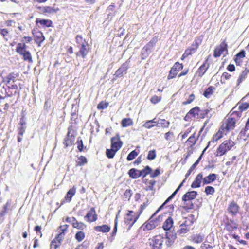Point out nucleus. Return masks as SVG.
<instances>
[{
	"label": "nucleus",
	"instance_id": "obj_1",
	"mask_svg": "<svg viewBox=\"0 0 249 249\" xmlns=\"http://www.w3.org/2000/svg\"><path fill=\"white\" fill-rule=\"evenodd\" d=\"M33 37L29 36H24L21 39V42L18 43L16 48V52L22 56L24 61L29 63L33 62L32 56L31 53L27 50L26 44L32 42Z\"/></svg>",
	"mask_w": 249,
	"mask_h": 249
},
{
	"label": "nucleus",
	"instance_id": "obj_2",
	"mask_svg": "<svg viewBox=\"0 0 249 249\" xmlns=\"http://www.w3.org/2000/svg\"><path fill=\"white\" fill-rule=\"evenodd\" d=\"M75 39L76 46L78 49V51L75 53V55L76 57L82 58L85 60L89 53L91 52L90 45L81 35H77Z\"/></svg>",
	"mask_w": 249,
	"mask_h": 249
},
{
	"label": "nucleus",
	"instance_id": "obj_3",
	"mask_svg": "<svg viewBox=\"0 0 249 249\" xmlns=\"http://www.w3.org/2000/svg\"><path fill=\"white\" fill-rule=\"evenodd\" d=\"M210 110L208 109L201 110L200 107L196 106L191 108L184 117L185 121H190L192 119H201L205 118Z\"/></svg>",
	"mask_w": 249,
	"mask_h": 249
},
{
	"label": "nucleus",
	"instance_id": "obj_4",
	"mask_svg": "<svg viewBox=\"0 0 249 249\" xmlns=\"http://www.w3.org/2000/svg\"><path fill=\"white\" fill-rule=\"evenodd\" d=\"M166 204V203H163L154 213L151 215L148 220L145 223L143 228L144 231H148L154 229L162 221V216L159 215L158 217H156V215L164 207Z\"/></svg>",
	"mask_w": 249,
	"mask_h": 249
},
{
	"label": "nucleus",
	"instance_id": "obj_5",
	"mask_svg": "<svg viewBox=\"0 0 249 249\" xmlns=\"http://www.w3.org/2000/svg\"><path fill=\"white\" fill-rule=\"evenodd\" d=\"M235 145V142L231 139L226 140L218 146L215 153V155L216 157H221L231 150Z\"/></svg>",
	"mask_w": 249,
	"mask_h": 249
},
{
	"label": "nucleus",
	"instance_id": "obj_6",
	"mask_svg": "<svg viewBox=\"0 0 249 249\" xmlns=\"http://www.w3.org/2000/svg\"><path fill=\"white\" fill-rule=\"evenodd\" d=\"M19 73L16 71L10 72L6 77L3 78L2 82L7 85L9 89H14L15 93L18 89V87L14 83L19 80Z\"/></svg>",
	"mask_w": 249,
	"mask_h": 249
},
{
	"label": "nucleus",
	"instance_id": "obj_7",
	"mask_svg": "<svg viewBox=\"0 0 249 249\" xmlns=\"http://www.w3.org/2000/svg\"><path fill=\"white\" fill-rule=\"evenodd\" d=\"M203 36L201 35L200 36L196 37L194 40V41L191 44V46L187 48L182 54L181 59L183 60L185 58L188 57L189 55H191L195 53L196 50L198 49L199 46L201 44L202 42Z\"/></svg>",
	"mask_w": 249,
	"mask_h": 249
},
{
	"label": "nucleus",
	"instance_id": "obj_8",
	"mask_svg": "<svg viewBox=\"0 0 249 249\" xmlns=\"http://www.w3.org/2000/svg\"><path fill=\"white\" fill-rule=\"evenodd\" d=\"M236 124V120L231 115L222 121L221 127L224 129L227 134L235 128Z\"/></svg>",
	"mask_w": 249,
	"mask_h": 249
},
{
	"label": "nucleus",
	"instance_id": "obj_9",
	"mask_svg": "<svg viewBox=\"0 0 249 249\" xmlns=\"http://www.w3.org/2000/svg\"><path fill=\"white\" fill-rule=\"evenodd\" d=\"M183 68V65L182 63H180L178 62H175L169 71L167 76L168 80L175 78L178 76V72L181 70H182Z\"/></svg>",
	"mask_w": 249,
	"mask_h": 249
},
{
	"label": "nucleus",
	"instance_id": "obj_10",
	"mask_svg": "<svg viewBox=\"0 0 249 249\" xmlns=\"http://www.w3.org/2000/svg\"><path fill=\"white\" fill-rule=\"evenodd\" d=\"M204 128V126L201 128L198 134H196V131H195L187 139L185 142V144L188 147L192 148L196 145Z\"/></svg>",
	"mask_w": 249,
	"mask_h": 249
},
{
	"label": "nucleus",
	"instance_id": "obj_11",
	"mask_svg": "<svg viewBox=\"0 0 249 249\" xmlns=\"http://www.w3.org/2000/svg\"><path fill=\"white\" fill-rule=\"evenodd\" d=\"M36 9L39 10V14L47 16L56 14L59 10L58 8L49 6H39L36 7Z\"/></svg>",
	"mask_w": 249,
	"mask_h": 249
},
{
	"label": "nucleus",
	"instance_id": "obj_12",
	"mask_svg": "<svg viewBox=\"0 0 249 249\" xmlns=\"http://www.w3.org/2000/svg\"><path fill=\"white\" fill-rule=\"evenodd\" d=\"M228 51V45L225 39L215 48L213 55L215 58L219 57L224 52H226L227 53Z\"/></svg>",
	"mask_w": 249,
	"mask_h": 249
},
{
	"label": "nucleus",
	"instance_id": "obj_13",
	"mask_svg": "<svg viewBox=\"0 0 249 249\" xmlns=\"http://www.w3.org/2000/svg\"><path fill=\"white\" fill-rule=\"evenodd\" d=\"M32 34L35 43L38 47H40L42 43L45 40V37L43 33L37 29H33Z\"/></svg>",
	"mask_w": 249,
	"mask_h": 249
},
{
	"label": "nucleus",
	"instance_id": "obj_14",
	"mask_svg": "<svg viewBox=\"0 0 249 249\" xmlns=\"http://www.w3.org/2000/svg\"><path fill=\"white\" fill-rule=\"evenodd\" d=\"M36 25L39 28H49L53 26V22L48 19L36 18L35 21Z\"/></svg>",
	"mask_w": 249,
	"mask_h": 249
},
{
	"label": "nucleus",
	"instance_id": "obj_15",
	"mask_svg": "<svg viewBox=\"0 0 249 249\" xmlns=\"http://www.w3.org/2000/svg\"><path fill=\"white\" fill-rule=\"evenodd\" d=\"M158 40V36L153 37L151 40L143 47L142 49V54L143 55L144 53L143 52H144L146 53V56H147L148 55V52H150L151 50L155 46Z\"/></svg>",
	"mask_w": 249,
	"mask_h": 249
},
{
	"label": "nucleus",
	"instance_id": "obj_16",
	"mask_svg": "<svg viewBox=\"0 0 249 249\" xmlns=\"http://www.w3.org/2000/svg\"><path fill=\"white\" fill-rule=\"evenodd\" d=\"M123 144L122 142L121 141L119 135L116 134L115 136L111 139V148L114 149L116 151H118L122 147Z\"/></svg>",
	"mask_w": 249,
	"mask_h": 249
},
{
	"label": "nucleus",
	"instance_id": "obj_17",
	"mask_svg": "<svg viewBox=\"0 0 249 249\" xmlns=\"http://www.w3.org/2000/svg\"><path fill=\"white\" fill-rule=\"evenodd\" d=\"M209 57L205 60L204 63L197 69L196 73V75L198 77H202L210 67V64L208 62Z\"/></svg>",
	"mask_w": 249,
	"mask_h": 249
},
{
	"label": "nucleus",
	"instance_id": "obj_18",
	"mask_svg": "<svg viewBox=\"0 0 249 249\" xmlns=\"http://www.w3.org/2000/svg\"><path fill=\"white\" fill-rule=\"evenodd\" d=\"M165 233V244L167 247H170L173 244L176 239V233L173 231H166Z\"/></svg>",
	"mask_w": 249,
	"mask_h": 249
},
{
	"label": "nucleus",
	"instance_id": "obj_19",
	"mask_svg": "<svg viewBox=\"0 0 249 249\" xmlns=\"http://www.w3.org/2000/svg\"><path fill=\"white\" fill-rule=\"evenodd\" d=\"M193 222L192 220H185L181 225V228L177 231L178 234H184L187 233L190 230V226L192 225Z\"/></svg>",
	"mask_w": 249,
	"mask_h": 249
},
{
	"label": "nucleus",
	"instance_id": "obj_20",
	"mask_svg": "<svg viewBox=\"0 0 249 249\" xmlns=\"http://www.w3.org/2000/svg\"><path fill=\"white\" fill-rule=\"evenodd\" d=\"M133 213L134 212L132 211H128V213L125 217V223L129 225L128 229H130L138 219V217L132 215Z\"/></svg>",
	"mask_w": 249,
	"mask_h": 249
},
{
	"label": "nucleus",
	"instance_id": "obj_21",
	"mask_svg": "<svg viewBox=\"0 0 249 249\" xmlns=\"http://www.w3.org/2000/svg\"><path fill=\"white\" fill-rule=\"evenodd\" d=\"M244 98H243L241 101H240L239 102H238L237 104V106L238 107V109L239 110V111H233L232 113V114H235L238 117L241 116V113L243 111H244L246 110H247L249 108V103L247 102H243V100Z\"/></svg>",
	"mask_w": 249,
	"mask_h": 249
},
{
	"label": "nucleus",
	"instance_id": "obj_22",
	"mask_svg": "<svg viewBox=\"0 0 249 249\" xmlns=\"http://www.w3.org/2000/svg\"><path fill=\"white\" fill-rule=\"evenodd\" d=\"M129 68V63L128 61L123 63L120 67L115 71L114 75L116 78L121 77L123 76L124 73H126L127 71Z\"/></svg>",
	"mask_w": 249,
	"mask_h": 249
},
{
	"label": "nucleus",
	"instance_id": "obj_23",
	"mask_svg": "<svg viewBox=\"0 0 249 249\" xmlns=\"http://www.w3.org/2000/svg\"><path fill=\"white\" fill-rule=\"evenodd\" d=\"M152 249H160L162 245V238L160 236H156L150 243Z\"/></svg>",
	"mask_w": 249,
	"mask_h": 249
},
{
	"label": "nucleus",
	"instance_id": "obj_24",
	"mask_svg": "<svg viewBox=\"0 0 249 249\" xmlns=\"http://www.w3.org/2000/svg\"><path fill=\"white\" fill-rule=\"evenodd\" d=\"M71 130L70 128L68 129V133L65 139L64 144L66 147L72 145L75 141V136L71 135Z\"/></svg>",
	"mask_w": 249,
	"mask_h": 249
},
{
	"label": "nucleus",
	"instance_id": "obj_25",
	"mask_svg": "<svg viewBox=\"0 0 249 249\" xmlns=\"http://www.w3.org/2000/svg\"><path fill=\"white\" fill-rule=\"evenodd\" d=\"M68 226H69L68 225L66 224L63 226H61L59 227L61 232H60L59 234H58L57 236L53 239V244L55 242L56 240H58V242L59 243L61 242L64 238L65 232L67 231Z\"/></svg>",
	"mask_w": 249,
	"mask_h": 249
},
{
	"label": "nucleus",
	"instance_id": "obj_26",
	"mask_svg": "<svg viewBox=\"0 0 249 249\" xmlns=\"http://www.w3.org/2000/svg\"><path fill=\"white\" fill-rule=\"evenodd\" d=\"M246 56L245 51L244 50L240 51L235 55L234 61L237 66H241L243 61V59Z\"/></svg>",
	"mask_w": 249,
	"mask_h": 249
},
{
	"label": "nucleus",
	"instance_id": "obj_27",
	"mask_svg": "<svg viewBox=\"0 0 249 249\" xmlns=\"http://www.w3.org/2000/svg\"><path fill=\"white\" fill-rule=\"evenodd\" d=\"M203 174L202 173H199L196 178L195 180L191 184V187L192 188H199L201 186V183L202 180L203 181Z\"/></svg>",
	"mask_w": 249,
	"mask_h": 249
},
{
	"label": "nucleus",
	"instance_id": "obj_28",
	"mask_svg": "<svg viewBox=\"0 0 249 249\" xmlns=\"http://www.w3.org/2000/svg\"><path fill=\"white\" fill-rule=\"evenodd\" d=\"M85 218L88 219L89 222H93L97 219V215L96 214L94 208H91L90 211L88 213L85 217Z\"/></svg>",
	"mask_w": 249,
	"mask_h": 249
},
{
	"label": "nucleus",
	"instance_id": "obj_29",
	"mask_svg": "<svg viewBox=\"0 0 249 249\" xmlns=\"http://www.w3.org/2000/svg\"><path fill=\"white\" fill-rule=\"evenodd\" d=\"M197 195V193L196 191H192L188 192L183 195L182 200L184 201L191 200L195 198Z\"/></svg>",
	"mask_w": 249,
	"mask_h": 249
},
{
	"label": "nucleus",
	"instance_id": "obj_30",
	"mask_svg": "<svg viewBox=\"0 0 249 249\" xmlns=\"http://www.w3.org/2000/svg\"><path fill=\"white\" fill-rule=\"evenodd\" d=\"M217 175L214 173L209 174L208 176L205 177L203 179V184H210L216 179Z\"/></svg>",
	"mask_w": 249,
	"mask_h": 249
},
{
	"label": "nucleus",
	"instance_id": "obj_31",
	"mask_svg": "<svg viewBox=\"0 0 249 249\" xmlns=\"http://www.w3.org/2000/svg\"><path fill=\"white\" fill-rule=\"evenodd\" d=\"M226 229L232 231L237 228V224L232 220H229L225 224Z\"/></svg>",
	"mask_w": 249,
	"mask_h": 249
},
{
	"label": "nucleus",
	"instance_id": "obj_32",
	"mask_svg": "<svg viewBox=\"0 0 249 249\" xmlns=\"http://www.w3.org/2000/svg\"><path fill=\"white\" fill-rule=\"evenodd\" d=\"M0 34L6 41H8L12 38V36L10 34L9 31L6 28H2L0 27Z\"/></svg>",
	"mask_w": 249,
	"mask_h": 249
},
{
	"label": "nucleus",
	"instance_id": "obj_33",
	"mask_svg": "<svg viewBox=\"0 0 249 249\" xmlns=\"http://www.w3.org/2000/svg\"><path fill=\"white\" fill-rule=\"evenodd\" d=\"M224 134H226V131L220 126L218 131L213 136V141H218L223 137Z\"/></svg>",
	"mask_w": 249,
	"mask_h": 249
},
{
	"label": "nucleus",
	"instance_id": "obj_34",
	"mask_svg": "<svg viewBox=\"0 0 249 249\" xmlns=\"http://www.w3.org/2000/svg\"><path fill=\"white\" fill-rule=\"evenodd\" d=\"M128 174L129 176L133 179H137L141 176L140 175V170H137L135 168H131L130 169Z\"/></svg>",
	"mask_w": 249,
	"mask_h": 249
},
{
	"label": "nucleus",
	"instance_id": "obj_35",
	"mask_svg": "<svg viewBox=\"0 0 249 249\" xmlns=\"http://www.w3.org/2000/svg\"><path fill=\"white\" fill-rule=\"evenodd\" d=\"M173 223V220L172 217H169L163 223L162 228L166 231H169L172 227Z\"/></svg>",
	"mask_w": 249,
	"mask_h": 249
},
{
	"label": "nucleus",
	"instance_id": "obj_36",
	"mask_svg": "<svg viewBox=\"0 0 249 249\" xmlns=\"http://www.w3.org/2000/svg\"><path fill=\"white\" fill-rule=\"evenodd\" d=\"M76 188L73 186L72 188H71L67 193L66 196L65 197V199L66 201H70L71 200L72 196L75 195L76 193Z\"/></svg>",
	"mask_w": 249,
	"mask_h": 249
},
{
	"label": "nucleus",
	"instance_id": "obj_37",
	"mask_svg": "<svg viewBox=\"0 0 249 249\" xmlns=\"http://www.w3.org/2000/svg\"><path fill=\"white\" fill-rule=\"evenodd\" d=\"M121 125L123 127H126L133 124V122L130 118H125L122 120Z\"/></svg>",
	"mask_w": 249,
	"mask_h": 249
},
{
	"label": "nucleus",
	"instance_id": "obj_38",
	"mask_svg": "<svg viewBox=\"0 0 249 249\" xmlns=\"http://www.w3.org/2000/svg\"><path fill=\"white\" fill-rule=\"evenodd\" d=\"M215 89V88L214 87L210 86L205 89L203 95L205 97L209 98L213 94Z\"/></svg>",
	"mask_w": 249,
	"mask_h": 249
},
{
	"label": "nucleus",
	"instance_id": "obj_39",
	"mask_svg": "<svg viewBox=\"0 0 249 249\" xmlns=\"http://www.w3.org/2000/svg\"><path fill=\"white\" fill-rule=\"evenodd\" d=\"M228 210L232 214L235 215L239 211V206L237 203H230Z\"/></svg>",
	"mask_w": 249,
	"mask_h": 249
},
{
	"label": "nucleus",
	"instance_id": "obj_40",
	"mask_svg": "<svg viewBox=\"0 0 249 249\" xmlns=\"http://www.w3.org/2000/svg\"><path fill=\"white\" fill-rule=\"evenodd\" d=\"M144 183L146 185L145 188L146 190H153L154 186L156 183V181L154 180H151L148 181L147 179H145L143 180Z\"/></svg>",
	"mask_w": 249,
	"mask_h": 249
},
{
	"label": "nucleus",
	"instance_id": "obj_41",
	"mask_svg": "<svg viewBox=\"0 0 249 249\" xmlns=\"http://www.w3.org/2000/svg\"><path fill=\"white\" fill-rule=\"evenodd\" d=\"M88 162L87 158L84 156H80L78 158V160L76 161V166H82Z\"/></svg>",
	"mask_w": 249,
	"mask_h": 249
},
{
	"label": "nucleus",
	"instance_id": "obj_42",
	"mask_svg": "<svg viewBox=\"0 0 249 249\" xmlns=\"http://www.w3.org/2000/svg\"><path fill=\"white\" fill-rule=\"evenodd\" d=\"M249 72L247 71H243L240 74L239 77L237 80V86L240 85V84L246 78L248 73Z\"/></svg>",
	"mask_w": 249,
	"mask_h": 249
},
{
	"label": "nucleus",
	"instance_id": "obj_43",
	"mask_svg": "<svg viewBox=\"0 0 249 249\" xmlns=\"http://www.w3.org/2000/svg\"><path fill=\"white\" fill-rule=\"evenodd\" d=\"M94 229L98 231L107 232L110 230V227L107 225H103L102 226H95Z\"/></svg>",
	"mask_w": 249,
	"mask_h": 249
},
{
	"label": "nucleus",
	"instance_id": "obj_44",
	"mask_svg": "<svg viewBox=\"0 0 249 249\" xmlns=\"http://www.w3.org/2000/svg\"><path fill=\"white\" fill-rule=\"evenodd\" d=\"M210 143H211V142L209 141L208 142L207 146L204 148V149L203 150L202 154L199 156L198 159L196 160V161L190 168L191 169V170H192L193 171L195 169V168L196 167V166L198 165V164L200 160H201V158L202 157L203 154H204L205 151L206 150V149L209 147Z\"/></svg>",
	"mask_w": 249,
	"mask_h": 249
},
{
	"label": "nucleus",
	"instance_id": "obj_45",
	"mask_svg": "<svg viewBox=\"0 0 249 249\" xmlns=\"http://www.w3.org/2000/svg\"><path fill=\"white\" fill-rule=\"evenodd\" d=\"M194 128V126H191L190 127L188 128L186 130H185L184 132H181V133H180L178 136L181 137L182 140L185 139L191 133L192 130Z\"/></svg>",
	"mask_w": 249,
	"mask_h": 249
},
{
	"label": "nucleus",
	"instance_id": "obj_46",
	"mask_svg": "<svg viewBox=\"0 0 249 249\" xmlns=\"http://www.w3.org/2000/svg\"><path fill=\"white\" fill-rule=\"evenodd\" d=\"M152 171V169L149 166H145L142 170H140V175L143 178H144L148 174H150Z\"/></svg>",
	"mask_w": 249,
	"mask_h": 249
},
{
	"label": "nucleus",
	"instance_id": "obj_47",
	"mask_svg": "<svg viewBox=\"0 0 249 249\" xmlns=\"http://www.w3.org/2000/svg\"><path fill=\"white\" fill-rule=\"evenodd\" d=\"M183 205H182V212H189L190 210L193 209L194 205L193 203H183Z\"/></svg>",
	"mask_w": 249,
	"mask_h": 249
},
{
	"label": "nucleus",
	"instance_id": "obj_48",
	"mask_svg": "<svg viewBox=\"0 0 249 249\" xmlns=\"http://www.w3.org/2000/svg\"><path fill=\"white\" fill-rule=\"evenodd\" d=\"M174 134L173 132L168 131L165 133L164 138L168 142H171L174 140Z\"/></svg>",
	"mask_w": 249,
	"mask_h": 249
},
{
	"label": "nucleus",
	"instance_id": "obj_49",
	"mask_svg": "<svg viewBox=\"0 0 249 249\" xmlns=\"http://www.w3.org/2000/svg\"><path fill=\"white\" fill-rule=\"evenodd\" d=\"M186 181V178H185L182 182L179 184L177 189L174 191V192L164 201V202H168L177 193V192L179 190L180 188L183 186L184 183Z\"/></svg>",
	"mask_w": 249,
	"mask_h": 249
},
{
	"label": "nucleus",
	"instance_id": "obj_50",
	"mask_svg": "<svg viewBox=\"0 0 249 249\" xmlns=\"http://www.w3.org/2000/svg\"><path fill=\"white\" fill-rule=\"evenodd\" d=\"M158 123L160 125L161 127L163 128H168L170 124L169 121L164 119H160Z\"/></svg>",
	"mask_w": 249,
	"mask_h": 249
},
{
	"label": "nucleus",
	"instance_id": "obj_51",
	"mask_svg": "<svg viewBox=\"0 0 249 249\" xmlns=\"http://www.w3.org/2000/svg\"><path fill=\"white\" fill-rule=\"evenodd\" d=\"M116 152L117 151L111 148L110 149H107L106 155L108 158L111 159L114 157Z\"/></svg>",
	"mask_w": 249,
	"mask_h": 249
},
{
	"label": "nucleus",
	"instance_id": "obj_52",
	"mask_svg": "<svg viewBox=\"0 0 249 249\" xmlns=\"http://www.w3.org/2000/svg\"><path fill=\"white\" fill-rule=\"evenodd\" d=\"M109 103L106 101L100 102L97 106L98 110H101L106 108L108 106Z\"/></svg>",
	"mask_w": 249,
	"mask_h": 249
},
{
	"label": "nucleus",
	"instance_id": "obj_53",
	"mask_svg": "<svg viewBox=\"0 0 249 249\" xmlns=\"http://www.w3.org/2000/svg\"><path fill=\"white\" fill-rule=\"evenodd\" d=\"M195 99V95L194 93H192L189 96L188 98L186 100L183 101L182 103V104L183 105H187L188 104H190L192 102H193Z\"/></svg>",
	"mask_w": 249,
	"mask_h": 249
},
{
	"label": "nucleus",
	"instance_id": "obj_54",
	"mask_svg": "<svg viewBox=\"0 0 249 249\" xmlns=\"http://www.w3.org/2000/svg\"><path fill=\"white\" fill-rule=\"evenodd\" d=\"M138 155V152L136 150H133L127 156V160L128 161H131L134 159Z\"/></svg>",
	"mask_w": 249,
	"mask_h": 249
},
{
	"label": "nucleus",
	"instance_id": "obj_55",
	"mask_svg": "<svg viewBox=\"0 0 249 249\" xmlns=\"http://www.w3.org/2000/svg\"><path fill=\"white\" fill-rule=\"evenodd\" d=\"M204 236L201 234H196L193 236V241L196 243H199L203 241Z\"/></svg>",
	"mask_w": 249,
	"mask_h": 249
},
{
	"label": "nucleus",
	"instance_id": "obj_56",
	"mask_svg": "<svg viewBox=\"0 0 249 249\" xmlns=\"http://www.w3.org/2000/svg\"><path fill=\"white\" fill-rule=\"evenodd\" d=\"M73 226L78 229L83 230L86 227V225L82 222H79L76 221H74L72 223Z\"/></svg>",
	"mask_w": 249,
	"mask_h": 249
},
{
	"label": "nucleus",
	"instance_id": "obj_57",
	"mask_svg": "<svg viewBox=\"0 0 249 249\" xmlns=\"http://www.w3.org/2000/svg\"><path fill=\"white\" fill-rule=\"evenodd\" d=\"M156 157V151L155 150H150L148 152L147 158L148 160H153Z\"/></svg>",
	"mask_w": 249,
	"mask_h": 249
},
{
	"label": "nucleus",
	"instance_id": "obj_58",
	"mask_svg": "<svg viewBox=\"0 0 249 249\" xmlns=\"http://www.w3.org/2000/svg\"><path fill=\"white\" fill-rule=\"evenodd\" d=\"M156 125L153 124L152 121H147L142 125V127L146 129H150Z\"/></svg>",
	"mask_w": 249,
	"mask_h": 249
},
{
	"label": "nucleus",
	"instance_id": "obj_59",
	"mask_svg": "<svg viewBox=\"0 0 249 249\" xmlns=\"http://www.w3.org/2000/svg\"><path fill=\"white\" fill-rule=\"evenodd\" d=\"M85 237V234L82 231L77 232L75 235V238L78 242H81L84 239Z\"/></svg>",
	"mask_w": 249,
	"mask_h": 249
},
{
	"label": "nucleus",
	"instance_id": "obj_60",
	"mask_svg": "<svg viewBox=\"0 0 249 249\" xmlns=\"http://www.w3.org/2000/svg\"><path fill=\"white\" fill-rule=\"evenodd\" d=\"M161 100V96L154 95L150 99V102L153 104H156Z\"/></svg>",
	"mask_w": 249,
	"mask_h": 249
},
{
	"label": "nucleus",
	"instance_id": "obj_61",
	"mask_svg": "<svg viewBox=\"0 0 249 249\" xmlns=\"http://www.w3.org/2000/svg\"><path fill=\"white\" fill-rule=\"evenodd\" d=\"M215 191L214 188L210 186H208L205 187V193L207 195H212L214 193Z\"/></svg>",
	"mask_w": 249,
	"mask_h": 249
},
{
	"label": "nucleus",
	"instance_id": "obj_62",
	"mask_svg": "<svg viewBox=\"0 0 249 249\" xmlns=\"http://www.w3.org/2000/svg\"><path fill=\"white\" fill-rule=\"evenodd\" d=\"M249 129V127L245 125L244 128H243L240 132L239 135L241 137L244 138L246 136V132Z\"/></svg>",
	"mask_w": 249,
	"mask_h": 249
},
{
	"label": "nucleus",
	"instance_id": "obj_63",
	"mask_svg": "<svg viewBox=\"0 0 249 249\" xmlns=\"http://www.w3.org/2000/svg\"><path fill=\"white\" fill-rule=\"evenodd\" d=\"M77 148L80 152H82L83 150V143L81 139H78L77 141Z\"/></svg>",
	"mask_w": 249,
	"mask_h": 249
},
{
	"label": "nucleus",
	"instance_id": "obj_64",
	"mask_svg": "<svg viewBox=\"0 0 249 249\" xmlns=\"http://www.w3.org/2000/svg\"><path fill=\"white\" fill-rule=\"evenodd\" d=\"M231 74H230V73H229L227 72H224L222 73L221 78H223L225 80H227L230 79L231 78Z\"/></svg>",
	"mask_w": 249,
	"mask_h": 249
}]
</instances>
